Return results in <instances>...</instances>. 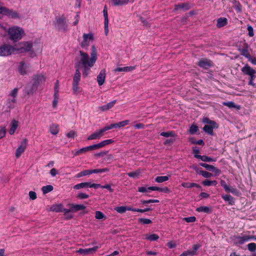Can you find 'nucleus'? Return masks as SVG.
Wrapping results in <instances>:
<instances>
[{
	"label": "nucleus",
	"instance_id": "nucleus-1",
	"mask_svg": "<svg viewBox=\"0 0 256 256\" xmlns=\"http://www.w3.org/2000/svg\"><path fill=\"white\" fill-rule=\"evenodd\" d=\"M79 54L75 58L74 66L76 68V72L73 78L74 83H79L81 74L80 70H82V76L86 77L90 72V68L94 66L97 60V50L94 46L92 47V52L90 57L88 54L80 50Z\"/></svg>",
	"mask_w": 256,
	"mask_h": 256
},
{
	"label": "nucleus",
	"instance_id": "nucleus-2",
	"mask_svg": "<svg viewBox=\"0 0 256 256\" xmlns=\"http://www.w3.org/2000/svg\"><path fill=\"white\" fill-rule=\"evenodd\" d=\"M9 38L14 42L20 40L24 34V30L18 26L9 28L8 30Z\"/></svg>",
	"mask_w": 256,
	"mask_h": 256
},
{
	"label": "nucleus",
	"instance_id": "nucleus-3",
	"mask_svg": "<svg viewBox=\"0 0 256 256\" xmlns=\"http://www.w3.org/2000/svg\"><path fill=\"white\" fill-rule=\"evenodd\" d=\"M14 46L15 52H24L30 51L33 46L32 43L28 42H23L16 44Z\"/></svg>",
	"mask_w": 256,
	"mask_h": 256
},
{
	"label": "nucleus",
	"instance_id": "nucleus-4",
	"mask_svg": "<svg viewBox=\"0 0 256 256\" xmlns=\"http://www.w3.org/2000/svg\"><path fill=\"white\" fill-rule=\"evenodd\" d=\"M15 52L14 46L4 44L0 47V56H8Z\"/></svg>",
	"mask_w": 256,
	"mask_h": 256
},
{
	"label": "nucleus",
	"instance_id": "nucleus-5",
	"mask_svg": "<svg viewBox=\"0 0 256 256\" xmlns=\"http://www.w3.org/2000/svg\"><path fill=\"white\" fill-rule=\"evenodd\" d=\"M54 25L58 30L64 32L66 29L65 18L63 16L56 18Z\"/></svg>",
	"mask_w": 256,
	"mask_h": 256
},
{
	"label": "nucleus",
	"instance_id": "nucleus-6",
	"mask_svg": "<svg viewBox=\"0 0 256 256\" xmlns=\"http://www.w3.org/2000/svg\"><path fill=\"white\" fill-rule=\"evenodd\" d=\"M218 128V124L214 121H210L208 124L205 125L204 127V130L210 135H213V130Z\"/></svg>",
	"mask_w": 256,
	"mask_h": 256
},
{
	"label": "nucleus",
	"instance_id": "nucleus-7",
	"mask_svg": "<svg viewBox=\"0 0 256 256\" xmlns=\"http://www.w3.org/2000/svg\"><path fill=\"white\" fill-rule=\"evenodd\" d=\"M83 39L80 43V46L82 48H86L89 46L90 42L93 40V35L92 34H84Z\"/></svg>",
	"mask_w": 256,
	"mask_h": 256
},
{
	"label": "nucleus",
	"instance_id": "nucleus-8",
	"mask_svg": "<svg viewBox=\"0 0 256 256\" xmlns=\"http://www.w3.org/2000/svg\"><path fill=\"white\" fill-rule=\"evenodd\" d=\"M30 66V64L28 63L25 62L24 61H22L20 62L18 66V71L22 75L26 74L28 72V68Z\"/></svg>",
	"mask_w": 256,
	"mask_h": 256
},
{
	"label": "nucleus",
	"instance_id": "nucleus-9",
	"mask_svg": "<svg viewBox=\"0 0 256 256\" xmlns=\"http://www.w3.org/2000/svg\"><path fill=\"white\" fill-rule=\"evenodd\" d=\"M28 140L25 138L21 143V144L16 150V156L19 158L20 155L24 152L27 146Z\"/></svg>",
	"mask_w": 256,
	"mask_h": 256
},
{
	"label": "nucleus",
	"instance_id": "nucleus-10",
	"mask_svg": "<svg viewBox=\"0 0 256 256\" xmlns=\"http://www.w3.org/2000/svg\"><path fill=\"white\" fill-rule=\"evenodd\" d=\"M37 86L36 84H28L24 88V93L27 95L32 94L36 90Z\"/></svg>",
	"mask_w": 256,
	"mask_h": 256
},
{
	"label": "nucleus",
	"instance_id": "nucleus-11",
	"mask_svg": "<svg viewBox=\"0 0 256 256\" xmlns=\"http://www.w3.org/2000/svg\"><path fill=\"white\" fill-rule=\"evenodd\" d=\"M98 248V246H96L94 248H80L77 252L82 254L84 255H88L89 254H94Z\"/></svg>",
	"mask_w": 256,
	"mask_h": 256
},
{
	"label": "nucleus",
	"instance_id": "nucleus-12",
	"mask_svg": "<svg viewBox=\"0 0 256 256\" xmlns=\"http://www.w3.org/2000/svg\"><path fill=\"white\" fill-rule=\"evenodd\" d=\"M198 66L204 68H208L212 66V62L206 58H201L198 64Z\"/></svg>",
	"mask_w": 256,
	"mask_h": 256
},
{
	"label": "nucleus",
	"instance_id": "nucleus-13",
	"mask_svg": "<svg viewBox=\"0 0 256 256\" xmlns=\"http://www.w3.org/2000/svg\"><path fill=\"white\" fill-rule=\"evenodd\" d=\"M252 238H253L252 236L244 235L242 236H236L234 238V241L236 243L242 244L248 241L252 240Z\"/></svg>",
	"mask_w": 256,
	"mask_h": 256
},
{
	"label": "nucleus",
	"instance_id": "nucleus-14",
	"mask_svg": "<svg viewBox=\"0 0 256 256\" xmlns=\"http://www.w3.org/2000/svg\"><path fill=\"white\" fill-rule=\"evenodd\" d=\"M3 14L7 16L8 17L12 18H16L20 17L19 14L12 10H10L6 8Z\"/></svg>",
	"mask_w": 256,
	"mask_h": 256
},
{
	"label": "nucleus",
	"instance_id": "nucleus-15",
	"mask_svg": "<svg viewBox=\"0 0 256 256\" xmlns=\"http://www.w3.org/2000/svg\"><path fill=\"white\" fill-rule=\"evenodd\" d=\"M241 71L246 75L250 76L253 74H256V71L252 68L248 64H246L241 68Z\"/></svg>",
	"mask_w": 256,
	"mask_h": 256
},
{
	"label": "nucleus",
	"instance_id": "nucleus-16",
	"mask_svg": "<svg viewBox=\"0 0 256 256\" xmlns=\"http://www.w3.org/2000/svg\"><path fill=\"white\" fill-rule=\"evenodd\" d=\"M104 136L102 132L100 129L97 130L92 133L90 136H89L87 138V140H93L96 139H100L101 137Z\"/></svg>",
	"mask_w": 256,
	"mask_h": 256
},
{
	"label": "nucleus",
	"instance_id": "nucleus-17",
	"mask_svg": "<svg viewBox=\"0 0 256 256\" xmlns=\"http://www.w3.org/2000/svg\"><path fill=\"white\" fill-rule=\"evenodd\" d=\"M106 76V70L104 69L101 70L97 76V81L98 82L99 86H102L104 84L105 82Z\"/></svg>",
	"mask_w": 256,
	"mask_h": 256
},
{
	"label": "nucleus",
	"instance_id": "nucleus-18",
	"mask_svg": "<svg viewBox=\"0 0 256 256\" xmlns=\"http://www.w3.org/2000/svg\"><path fill=\"white\" fill-rule=\"evenodd\" d=\"M200 166L206 168V169H207L208 170L215 172L218 174H219L221 172L220 170L216 168V167H214V166H213L212 165H210L206 163H200Z\"/></svg>",
	"mask_w": 256,
	"mask_h": 256
},
{
	"label": "nucleus",
	"instance_id": "nucleus-19",
	"mask_svg": "<svg viewBox=\"0 0 256 256\" xmlns=\"http://www.w3.org/2000/svg\"><path fill=\"white\" fill-rule=\"evenodd\" d=\"M103 13H104V24L105 32H106V35H107V34L108 32V19L107 8H106V6H105L104 7Z\"/></svg>",
	"mask_w": 256,
	"mask_h": 256
},
{
	"label": "nucleus",
	"instance_id": "nucleus-20",
	"mask_svg": "<svg viewBox=\"0 0 256 256\" xmlns=\"http://www.w3.org/2000/svg\"><path fill=\"white\" fill-rule=\"evenodd\" d=\"M72 212H76L78 210H84L86 207L83 204H70Z\"/></svg>",
	"mask_w": 256,
	"mask_h": 256
},
{
	"label": "nucleus",
	"instance_id": "nucleus-21",
	"mask_svg": "<svg viewBox=\"0 0 256 256\" xmlns=\"http://www.w3.org/2000/svg\"><path fill=\"white\" fill-rule=\"evenodd\" d=\"M116 102V100H114L107 104H106L100 106L99 109L100 110L102 111H106V110H109L110 109L112 108L114 106Z\"/></svg>",
	"mask_w": 256,
	"mask_h": 256
},
{
	"label": "nucleus",
	"instance_id": "nucleus-22",
	"mask_svg": "<svg viewBox=\"0 0 256 256\" xmlns=\"http://www.w3.org/2000/svg\"><path fill=\"white\" fill-rule=\"evenodd\" d=\"M222 198L226 202H227L229 204L233 205L234 204V198L230 194H222Z\"/></svg>",
	"mask_w": 256,
	"mask_h": 256
},
{
	"label": "nucleus",
	"instance_id": "nucleus-23",
	"mask_svg": "<svg viewBox=\"0 0 256 256\" xmlns=\"http://www.w3.org/2000/svg\"><path fill=\"white\" fill-rule=\"evenodd\" d=\"M136 69V66H125L123 68H117L114 70V72H130L132 70H134Z\"/></svg>",
	"mask_w": 256,
	"mask_h": 256
},
{
	"label": "nucleus",
	"instance_id": "nucleus-24",
	"mask_svg": "<svg viewBox=\"0 0 256 256\" xmlns=\"http://www.w3.org/2000/svg\"><path fill=\"white\" fill-rule=\"evenodd\" d=\"M45 81V78L43 76L40 75H38L35 76L34 78V84H36V86L38 87V86L40 84H42Z\"/></svg>",
	"mask_w": 256,
	"mask_h": 256
},
{
	"label": "nucleus",
	"instance_id": "nucleus-25",
	"mask_svg": "<svg viewBox=\"0 0 256 256\" xmlns=\"http://www.w3.org/2000/svg\"><path fill=\"white\" fill-rule=\"evenodd\" d=\"M130 0H111V2L114 6H123L127 4Z\"/></svg>",
	"mask_w": 256,
	"mask_h": 256
},
{
	"label": "nucleus",
	"instance_id": "nucleus-26",
	"mask_svg": "<svg viewBox=\"0 0 256 256\" xmlns=\"http://www.w3.org/2000/svg\"><path fill=\"white\" fill-rule=\"evenodd\" d=\"M114 210L120 214H122L125 212L126 210H131L132 211L133 208L130 207H126L124 206H118L114 208Z\"/></svg>",
	"mask_w": 256,
	"mask_h": 256
},
{
	"label": "nucleus",
	"instance_id": "nucleus-27",
	"mask_svg": "<svg viewBox=\"0 0 256 256\" xmlns=\"http://www.w3.org/2000/svg\"><path fill=\"white\" fill-rule=\"evenodd\" d=\"M18 125V122L13 120L12 122V126L10 130L9 133L10 134H12L14 133Z\"/></svg>",
	"mask_w": 256,
	"mask_h": 256
},
{
	"label": "nucleus",
	"instance_id": "nucleus-28",
	"mask_svg": "<svg viewBox=\"0 0 256 256\" xmlns=\"http://www.w3.org/2000/svg\"><path fill=\"white\" fill-rule=\"evenodd\" d=\"M148 189L152 190H156L162 192H164L166 193H168L170 192L169 189L167 187L161 188L157 186H150L148 188Z\"/></svg>",
	"mask_w": 256,
	"mask_h": 256
},
{
	"label": "nucleus",
	"instance_id": "nucleus-29",
	"mask_svg": "<svg viewBox=\"0 0 256 256\" xmlns=\"http://www.w3.org/2000/svg\"><path fill=\"white\" fill-rule=\"evenodd\" d=\"M190 8V4L186 3H184L175 6L174 10H188Z\"/></svg>",
	"mask_w": 256,
	"mask_h": 256
},
{
	"label": "nucleus",
	"instance_id": "nucleus-30",
	"mask_svg": "<svg viewBox=\"0 0 256 256\" xmlns=\"http://www.w3.org/2000/svg\"><path fill=\"white\" fill-rule=\"evenodd\" d=\"M228 24V20L225 18H220L217 20V26L221 28L226 26Z\"/></svg>",
	"mask_w": 256,
	"mask_h": 256
},
{
	"label": "nucleus",
	"instance_id": "nucleus-31",
	"mask_svg": "<svg viewBox=\"0 0 256 256\" xmlns=\"http://www.w3.org/2000/svg\"><path fill=\"white\" fill-rule=\"evenodd\" d=\"M129 122L130 121L128 120H124L118 123L113 124V126H114V128H120L128 125Z\"/></svg>",
	"mask_w": 256,
	"mask_h": 256
},
{
	"label": "nucleus",
	"instance_id": "nucleus-32",
	"mask_svg": "<svg viewBox=\"0 0 256 256\" xmlns=\"http://www.w3.org/2000/svg\"><path fill=\"white\" fill-rule=\"evenodd\" d=\"M182 186L186 188H192V187H196V188H200V186L197 184L196 183H190V182H183L182 184Z\"/></svg>",
	"mask_w": 256,
	"mask_h": 256
},
{
	"label": "nucleus",
	"instance_id": "nucleus-33",
	"mask_svg": "<svg viewBox=\"0 0 256 256\" xmlns=\"http://www.w3.org/2000/svg\"><path fill=\"white\" fill-rule=\"evenodd\" d=\"M226 192H231L236 196H238L239 191L235 188L229 186H228L224 190Z\"/></svg>",
	"mask_w": 256,
	"mask_h": 256
},
{
	"label": "nucleus",
	"instance_id": "nucleus-34",
	"mask_svg": "<svg viewBox=\"0 0 256 256\" xmlns=\"http://www.w3.org/2000/svg\"><path fill=\"white\" fill-rule=\"evenodd\" d=\"M50 130L51 134L56 135L59 132L58 126L56 124H52L50 126Z\"/></svg>",
	"mask_w": 256,
	"mask_h": 256
},
{
	"label": "nucleus",
	"instance_id": "nucleus-35",
	"mask_svg": "<svg viewBox=\"0 0 256 256\" xmlns=\"http://www.w3.org/2000/svg\"><path fill=\"white\" fill-rule=\"evenodd\" d=\"M86 187H90L89 182H82L80 184H77L74 186V188L76 190H79Z\"/></svg>",
	"mask_w": 256,
	"mask_h": 256
},
{
	"label": "nucleus",
	"instance_id": "nucleus-36",
	"mask_svg": "<svg viewBox=\"0 0 256 256\" xmlns=\"http://www.w3.org/2000/svg\"><path fill=\"white\" fill-rule=\"evenodd\" d=\"M170 178V176H158L156 178L155 180L157 182L161 183L168 180Z\"/></svg>",
	"mask_w": 256,
	"mask_h": 256
},
{
	"label": "nucleus",
	"instance_id": "nucleus-37",
	"mask_svg": "<svg viewBox=\"0 0 256 256\" xmlns=\"http://www.w3.org/2000/svg\"><path fill=\"white\" fill-rule=\"evenodd\" d=\"M196 210L198 212H204L208 214L211 212L210 208L206 206H200L196 208Z\"/></svg>",
	"mask_w": 256,
	"mask_h": 256
},
{
	"label": "nucleus",
	"instance_id": "nucleus-38",
	"mask_svg": "<svg viewBox=\"0 0 256 256\" xmlns=\"http://www.w3.org/2000/svg\"><path fill=\"white\" fill-rule=\"evenodd\" d=\"M145 236L146 239L150 241H155L159 238L158 236L156 234H146Z\"/></svg>",
	"mask_w": 256,
	"mask_h": 256
},
{
	"label": "nucleus",
	"instance_id": "nucleus-39",
	"mask_svg": "<svg viewBox=\"0 0 256 256\" xmlns=\"http://www.w3.org/2000/svg\"><path fill=\"white\" fill-rule=\"evenodd\" d=\"M160 136L166 137H174L176 136L175 133L172 131L167 132H162L160 134Z\"/></svg>",
	"mask_w": 256,
	"mask_h": 256
},
{
	"label": "nucleus",
	"instance_id": "nucleus-40",
	"mask_svg": "<svg viewBox=\"0 0 256 256\" xmlns=\"http://www.w3.org/2000/svg\"><path fill=\"white\" fill-rule=\"evenodd\" d=\"M88 151H90V148L88 146L82 148L76 152L74 156H78L82 153H85Z\"/></svg>",
	"mask_w": 256,
	"mask_h": 256
},
{
	"label": "nucleus",
	"instance_id": "nucleus-41",
	"mask_svg": "<svg viewBox=\"0 0 256 256\" xmlns=\"http://www.w3.org/2000/svg\"><path fill=\"white\" fill-rule=\"evenodd\" d=\"M42 190L43 192V194H46L52 191L53 190V186L50 185L44 186L42 188Z\"/></svg>",
	"mask_w": 256,
	"mask_h": 256
},
{
	"label": "nucleus",
	"instance_id": "nucleus-42",
	"mask_svg": "<svg viewBox=\"0 0 256 256\" xmlns=\"http://www.w3.org/2000/svg\"><path fill=\"white\" fill-rule=\"evenodd\" d=\"M202 184L206 186H210L212 185L216 186L217 184V182L216 180H206L202 182Z\"/></svg>",
	"mask_w": 256,
	"mask_h": 256
},
{
	"label": "nucleus",
	"instance_id": "nucleus-43",
	"mask_svg": "<svg viewBox=\"0 0 256 256\" xmlns=\"http://www.w3.org/2000/svg\"><path fill=\"white\" fill-rule=\"evenodd\" d=\"M78 85L79 83L72 82V90L74 94H77L80 92V87Z\"/></svg>",
	"mask_w": 256,
	"mask_h": 256
},
{
	"label": "nucleus",
	"instance_id": "nucleus-44",
	"mask_svg": "<svg viewBox=\"0 0 256 256\" xmlns=\"http://www.w3.org/2000/svg\"><path fill=\"white\" fill-rule=\"evenodd\" d=\"M197 172L202 174L204 177L206 178H209L212 176V174L206 171L200 170L199 172L197 171Z\"/></svg>",
	"mask_w": 256,
	"mask_h": 256
},
{
	"label": "nucleus",
	"instance_id": "nucleus-45",
	"mask_svg": "<svg viewBox=\"0 0 256 256\" xmlns=\"http://www.w3.org/2000/svg\"><path fill=\"white\" fill-rule=\"evenodd\" d=\"M8 30L0 24V36H4L8 33Z\"/></svg>",
	"mask_w": 256,
	"mask_h": 256
},
{
	"label": "nucleus",
	"instance_id": "nucleus-46",
	"mask_svg": "<svg viewBox=\"0 0 256 256\" xmlns=\"http://www.w3.org/2000/svg\"><path fill=\"white\" fill-rule=\"evenodd\" d=\"M109 170L108 168H98L95 170H92V174H98V173H102L106 172H108Z\"/></svg>",
	"mask_w": 256,
	"mask_h": 256
},
{
	"label": "nucleus",
	"instance_id": "nucleus-47",
	"mask_svg": "<svg viewBox=\"0 0 256 256\" xmlns=\"http://www.w3.org/2000/svg\"><path fill=\"white\" fill-rule=\"evenodd\" d=\"M18 88H14L13 90L11 91V92L10 93L8 96L9 97H13L14 98H16L18 93Z\"/></svg>",
	"mask_w": 256,
	"mask_h": 256
},
{
	"label": "nucleus",
	"instance_id": "nucleus-48",
	"mask_svg": "<svg viewBox=\"0 0 256 256\" xmlns=\"http://www.w3.org/2000/svg\"><path fill=\"white\" fill-rule=\"evenodd\" d=\"M248 248L250 252H254L256 250V244L252 242L248 245Z\"/></svg>",
	"mask_w": 256,
	"mask_h": 256
},
{
	"label": "nucleus",
	"instance_id": "nucleus-49",
	"mask_svg": "<svg viewBox=\"0 0 256 256\" xmlns=\"http://www.w3.org/2000/svg\"><path fill=\"white\" fill-rule=\"evenodd\" d=\"M138 222L143 224H150L152 223V220L148 218H140L138 219Z\"/></svg>",
	"mask_w": 256,
	"mask_h": 256
},
{
	"label": "nucleus",
	"instance_id": "nucleus-50",
	"mask_svg": "<svg viewBox=\"0 0 256 256\" xmlns=\"http://www.w3.org/2000/svg\"><path fill=\"white\" fill-rule=\"evenodd\" d=\"M96 218L98 220H101L105 218L104 214L100 211H96Z\"/></svg>",
	"mask_w": 256,
	"mask_h": 256
},
{
	"label": "nucleus",
	"instance_id": "nucleus-51",
	"mask_svg": "<svg viewBox=\"0 0 256 256\" xmlns=\"http://www.w3.org/2000/svg\"><path fill=\"white\" fill-rule=\"evenodd\" d=\"M223 104L230 108H235L236 106L234 103L232 102H224Z\"/></svg>",
	"mask_w": 256,
	"mask_h": 256
},
{
	"label": "nucleus",
	"instance_id": "nucleus-52",
	"mask_svg": "<svg viewBox=\"0 0 256 256\" xmlns=\"http://www.w3.org/2000/svg\"><path fill=\"white\" fill-rule=\"evenodd\" d=\"M127 174L130 177H132L133 178H138L140 174V172L138 171H136V172H128Z\"/></svg>",
	"mask_w": 256,
	"mask_h": 256
},
{
	"label": "nucleus",
	"instance_id": "nucleus-53",
	"mask_svg": "<svg viewBox=\"0 0 256 256\" xmlns=\"http://www.w3.org/2000/svg\"><path fill=\"white\" fill-rule=\"evenodd\" d=\"M202 160L204 162H216V159H213L211 158L210 157H208L206 156H203V157H202Z\"/></svg>",
	"mask_w": 256,
	"mask_h": 256
},
{
	"label": "nucleus",
	"instance_id": "nucleus-54",
	"mask_svg": "<svg viewBox=\"0 0 256 256\" xmlns=\"http://www.w3.org/2000/svg\"><path fill=\"white\" fill-rule=\"evenodd\" d=\"M198 130V128L196 126L192 125L190 128L189 132L190 134H194Z\"/></svg>",
	"mask_w": 256,
	"mask_h": 256
},
{
	"label": "nucleus",
	"instance_id": "nucleus-55",
	"mask_svg": "<svg viewBox=\"0 0 256 256\" xmlns=\"http://www.w3.org/2000/svg\"><path fill=\"white\" fill-rule=\"evenodd\" d=\"M89 197V196L87 194H86L84 193L80 192L78 194L76 198L79 199H85Z\"/></svg>",
	"mask_w": 256,
	"mask_h": 256
},
{
	"label": "nucleus",
	"instance_id": "nucleus-56",
	"mask_svg": "<svg viewBox=\"0 0 256 256\" xmlns=\"http://www.w3.org/2000/svg\"><path fill=\"white\" fill-rule=\"evenodd\" d=\"M112 128H114V126H113V124H111L110 126H106L102 128H101L100 130L102 132L103 134H104V132L108 130H110Z\"/></svg>",
	"mask_w": 256,
	"mask_h": 256
},
{
	"label": "nucleus",
	"instance_id": "nucleus-57",
	"mask_svg": "<svg viewBox=\"0 0 256 256\" xmlns=\"http://www.w3.org/2000/svg\"><path fill=\"white\" fill-rule=\"evenodd\" d=\"M152 210V208H146L145 209H140V208H133V212H148Z\"/></svg>",
	"mask_w": 256,
	"mask_h": 256
},
{
	"label": "nucleus",
	"instance_id": "nucleus-58",
	"mask_svg": "<svg viewBox=\"0 0 256 256\" xmlns=\"http://www.w3.org/2000/svg\"><path fill=\"white\" fill-rule=\"evenodd\" d=\"M62 212H63L64 213L65 216H67H67H68V218H72V214H70V216L68 215V214L70 212H72V210H70V208H69V209L62 208Z\"/></svg>",
	"mask_w": 256,
	"mask_h": 256
},
{
	"label": "nucleus",
	"instance_id": "nucleus-59",
	"mask_svg": "<svg viewBox=\"0 0 256 256\" xmlns=\"http://www.w3.org/2000/svg\"><path fill=\"white\" fill-rule=\"evenodd\" d=\"M51 208L53 211H55L56 212H62V206L58 205V206H53Z\"/></svg>",
	"mask_w": 256,
	"mask_h": 256
},
{
	"label": "nucleus",
	"instance_id": "nucleus-60",
	"mask_svg": "<svg viewBox=\"0 0 256 256\" xmlns=\"http://www.w3.org/2000/svg\"><path fill=\"white\" fill-rule=\"evenodd\" d=\"M241 54L246 58L248 59L250 57V55L248 53V51L246 49L242 50L241 51Z\"/></svg>",
	"mask_w": 256,
	"mask_h": 256
},
{
	"label": "nucleus",
	"instance_id": "nucleus-61",
	"mask_svg": "<svg viewBox=\"0 0 256 256\" xmlns=\"http://www.w3.org/2000/svg\"><path fill=\"white\" fill-rule=\"evenodd\" d=\"M29 196L30 198L32 200H34L36 198V194L33 191H30L29 192Z\"/></svg>",
	"mask_w": 256,
	"mask_h": 256
},
{
	"label": "nucleus",
	"instance_id": "nucleus-62",
	"mask_svg": "<svg viewBox=\"0 0 256 256\" xmlns=\"http://www.w3.org/2000/svg\"><path fill=\"white\" fill-rule=\"evenodd\" d=\"M77 136L76 132L74 130H70L67 134L66 136L69 138H74Z\"/></svg>",
	"mask_w": 256,
	"mask_h": 256
},
{
	"label": "nucleus",
	"instance_id": "nucleus-63",
	"mask_svg": "<svg viewBox=\"0 0 256 256\" xmlns=\"http://www.w3.org/2000/svg\"><path fill=\"white\" fill-rule=\"evenodd\" d=\"M114 142L112 140H106L101 142L102 144L103 147L104 146L110 144Z\"/></svg>",
	"mask_w": 256,
	"mask_h": 256
},
{
	"label": "nucleus",
	"instance_id": "nucleus-64",
	"mask_svg": "<svg viewBox=\"0 0 256 256\" xmlns=\"http://www.w3.org/2000/svg\"><path fill=\"white\" fill-rule=\"evenodd\" d=\"M184 220L188 222H194L196 220L195 216H190L184 218Z\"/></svg>",
	"mask_w": 256,
	"mask_h": 256
}]
</instances>
